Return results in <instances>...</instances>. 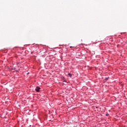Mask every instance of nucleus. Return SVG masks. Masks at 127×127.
Listing matches in <instances>:
<instances>
[{"label":"nucleus","mask_w":127,"mask_h":127,"mask_svg":"<svg viewBox=\"0 0 127 127\" xmlns=\"http://www.w3.org/2000/svg\"><path fill=\"white\" fill-rule=\"evenodd\" d=\"M40 90V87L38 86H37L35 89V91H36V92H39Z\"/></svg>","instance_id":"obj_1"},{"label":"nucleus","mask_w":127,"mask_h":127,"mask_svg":"<svg viewBox=\"0 0 127 127\" xmlns=\"http://www.w3.org/2000/svg\"><path fill=\"white\" fill-rule=\"evenodd\" d=\"M68 76H69V77H72V74L71 73H69L68 74Z\"/></svg>","instance_id":"obj_2"}]
</instances>
